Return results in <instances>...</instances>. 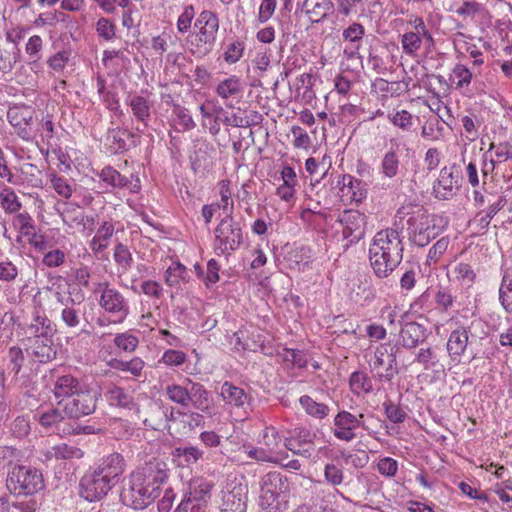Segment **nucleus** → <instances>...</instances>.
I'll return each mask as SVG.
<instances>
[{
    "instance_id": "f257e3e1",
    "label": "nucleus",
    "mask_w": 512,
    "mask_h": 512,
    "mask_svg": "<svg viewBox=\"0 0 512 512\" xmlns=\"http://www.w3.org/2000/svg\"><path fill=\"white\" fill-rule=\"evenodd\" d=\"M34 307L30 322L25 327V338L22 340L25 352L35 362L46 364L57 356L55 323L47 316L41 302L34 297Z\"/></svg>"
},
{
    "instance_id": "f03ea898",
    "label": "nucleus",
    "mask_w": 512,
    "mask_h": 512,
    "mask_svg": "<svg viewBox=\"0 0 512 512\" xmlns=\"http://www.w3.org/2000/svg\"><path fill=\"white\" fill-rule=\"evenodd\" d=\"M167 464L160 459H153L138 467L130 475L129 489L124 493V500L136 509L147 507L160 495V486L168 479Z\"/></svg>"
},
{
    "instance_id": "7ed1b4c3",
    "label": "nucleus",
    "mask_w": 512,
    "mask_h": 512,
    "mask_svg": "<svg viewBox=\"0 0 512 512\" xmlns=\"http://www.w3.org/2000/svg\"><path fill=\"white\" fill-rule=\"evenodd\" d=\"M402 257L403 245L398 230L388 228L374 235L369 246V260L378 278L388 277L400 264Z\"/></svg>"
},
{
    "instance_id": "20e7f679",
    "label": "nucleus",
    "mask_w": 512,
    "mask_h": 512,
    "mask_svg": "<svg viewBox=\"0 0 512 512\" xmlns=\"http://www.w3.org/2000/svg\"><path fill=\"white\" fill-rule=\"evenodd\" d=\"M219 18L211 10H203L196 17L193 31L186 38L188 52L195 58H204L214 49L219 32Z\"/></svg>"
},
{
    "instance_id": "39448f33",
    "label": "nucleus",
    "mask_w": 512,
    "mask_h": 512,
    "mask_svg": "<svg viewBox=\"0 0 512 512\" xmlns=\"http://www.w3.org/2000/svg\"><path fill=\"white\" fill-rule=\"evenodd\" d=\"M164 393L171 402L184 408L191 404L193 408L203 413H207L213 405V399L204 385L189 378H185L181 384L166 385Z\"/></svg>"
},
{
    "instance_id": "423d86ee",
    "label": "nucleus",
    "mask_w": 512,
    "mask_h": 512,
    "mask_svg": "<svg viewBox=\"0 0 512 512\" xmlns=\"http://www.w3.org/2000/svg\"><path fill=\"white\" fill-rule=\"evenodd\" d=\"M289 483L280 473L270 472L261 480L259 503L267 512H283L288 508Z\"/></svg>"
},
{
    "instance_id": "0eeeda50",
    "label": "nucleus",
    "mask_w": 512,
    "mask_h": 512,
    "mask_svg": "<svg viewBox=\"0 0 512 512\" xmlns=\"http://www.w3.org/2000/svg\"><path fill=\"white\" fill-rule=\"evenodd\" d=\"M6 486L13 494L32 495L44 487V481L41 472L36 468L16 465L8 472Z\"/></svg>"
},
{
    "instance_id": "6e6552de",
    "label": "nucleus",
    "mask_w": 512,
    "mask_h": 512,
    "mask_svg": "<svg viewBox=\"0 0 512 512\" xmlns=\"http://www.w3.org/2000/svg\"><path fill=\"white\" fill-rule=\"evenodd\" d=\"M214 251L217 255H230L243 242L240 224L231 215H226L214 230Z\"/></svg>"
},
{
    "instance_id": "1a4fd4ad",
    "label": "nucleus",
    "mask_w": 512,
    "mask_h": 512,
    "mask_svg": "<svg viewBox=\"0 0 512 512\" xmlns=\"http://www.w3.org/2000/svg\"><path fill=\"white\" fill-rule=\"evenodd\" d=\"M98 287L100 291L99 307L111 317L114 324L123 323L130 313L128 300L119 290L110 287L106 282L100 283Z\"/></svg>"
},
{
    "instance_id": "9d476101",
    "label": "nucleus",
    "mask_w": 512,
    "mask_h": 512,
    "mask_svg": "<svg viewBox=\"0 0 512 512\" xmlns=\"http://www.w3.org/2000/svg\"><path fill=\"white\" fill-rule=\"evenodd\" d=\"M441 219L426 212L416 214L408 219L410 240L419 247H424L440 232L438 222Z\"/></svg>"
},
{
    "instance_id": "9b49d317",
    "label": "nucleus",
    "mask_w": 512,
    "mask_h": 512,
    "mask_svg": "<svg viewBox=\"0 0 512 512\" xmlns=\"http://www.w3.org/2000/svg\"><path fill=\"white\" fill-rule=\"evenodd\" d=\"M397 348L391 343L380 344L370 360L371 370L380 381H390L396 373Z\"/></svg>"
},
{
    "instance_id": "f8f14e48",
    "label": "nucleus",
    "mask_w": 512,
    "mask_h": 512,
    "mask_svg": "<svg viewBox=\"0 0 512 512\" xmlns=\"http://www.w3.org/2000/svg\"><path fill=\"white\" fill-rule=\"evenodd\" d=\"M96 393L86 386L58 405L69 418H80L92 414L96 409Z\"/></svg>"
},
{
    "instance_id": "ddd939ff",
    "label": "nucleus",
    "mask_w": 512,
    "mask_h": 512,
    "mask_svg": "<svg viewBox=\"0 0 512 512\" xmlns=\"http://www.w3.org/2000/svg\"><path fill=\"white\" fill-rule=\"evenodd\" d=\"M337 221L342 227V236L350 243H357L364 238L367 226V216L353 209L344 210Z\"/></svg>"
},
{
    "instance_id": "4468645a",
    "label": "nucleus",
    "mask_w": 512,
    "mask_h": 512,
    "mask_svg": "<svg viewBox=\"0 0 512 512\" xmlns=\"http://www.w3.org/2000/svg\"><path fill=\"white\" fill-rule=\"evenodd\" d=\"M363 418V414L356 416L346 410L338 412L333 420L334 437L341 441L350 442L357 437L356 430L358 428L368 431Z\"/></svg>"
},
{
    "instance_id": "2eb2a0df",
    "label": "nucleus",
    "mask_w": 512,
    "mask_h": 512,
    "mask_svg": "<svg viewBox=\"0 0 512 512\" xmlns=\"http://www.w3.org/2000/svg\"><path fill=\"white\" fill-rule=\"evenodd\" d=\"M126 466V460L123 455L113 452L103 456L90 468L115 487L125 472Z\"/></svg>"
},
{
    "instance_id": "dca6fc26",
    "label": "nucleus",
    "mask_w": 512,
    "mask_h": 512,
    "mask_svg": "<svg viewBox=\"0 0 512 512\" xmlns=\"http://www.w3.org/2000/svg\"><path fill=\"white\" fill-rule=\"evenodd\" d=\"M63 223L71 229L77 228L84 236H90L95 230V218L86 215L78 207L63 203L57 208Z\"/></svg>"
},
{
    "instance_id": "f3484780",
    "label": "nucleus",
    "mask_w": 512,
    "mask_h": 512,
    "mask_svg": "<svg viewBox=\"0 0 512 512\" xmlns=\"http://www.w3.org/2000/svg\"><path fill=\"white\" fill-rule=\"evenodd\" d=\"M112 488L113 486L110 483L91 468L80 480V496L89 502L103 499Z\"/></svg>"
},
{
    "instance_id": "a211bd4d",
    "label": "nucleus",
    "mask_w": 512,
    "mask_h": 512,
    "mask_svg": "<svg viewBox=\"0 0 512 512\" xmlns=\"http://www.w3.org/2000/svg\"><path fill=\"white\" fill-rule=\"evenodd\" d=\"M460 187L459 173L454 166H444L433 184V194L437 199L449 200Z\"/></svg>"
},
{
    "instance_id": "6ab92c4d",
    "label": "nucleus",
    "mask_w": 512,
    "mask_h": 512,
    "mask_svg": "<svg viewBox=\"0 0 512 512\" xmlns=\"http://www.w3.org/2000/svg\"><path fill=\"white\" fill-rule=\"evenodd\" d=\"M99 178L107 187L112 189L128 188L130 193H138L141 188L138 178L135 182H132L111 166H105L100 171Z\"/></svg>"
},
{
    "instance_id": "aec40b11",
    "label": "nucleus",
    "mask_w": 512,
    "mask_h": 512,
    "mask_svg": "<svg viewBox=\"0 0 512 512\" xmlns=\"http://www.w3.org/2000/svg\"><path fill=\"white\" fill-rule=\"evenodd\" d=\"M243 90L242 80L236 75H230L221 80L215 87L216 95L224 101L227 107H233L232 101L234 99H240Z\"/></svg>"
},
{
    "instance_id": "412c9836",
    "label": "nucleus",
    "mask_w": 512,
    "mask_h": 512,
    "mask_svg": "<svg viewBox=\"0 0 512 512\" xmlns=\"http://www.w3.org/2000/svg\"><path fill=\"white\" fill-rule=\"evenodd\" d=\"M469 328L459 327L453 330L447 340L446 349L450 359L459 363L469 343Z\"/></svg>"
},
{
    "instance_id": "4be33fe9",
    "label": "nucleus",
    "mask_w": 512,
    "mask_h": 512,
    "mask_svg": "<svg viewBox=\"0 0 512 512\" xmlns=\"http://www.w3.org/2000/svg\"><path fill=\"white\" fill-rule=\"evenodd\" d=\"M280 178L282 184L277 187L276 195L283 202L293 203L299 185L295 170L289 165H284L280 171Z\"/></svg>"
},
{
    "instance_id": "5701e85b",
    "label": "nucleus",
    "mask_w": 512,
    "mask_h": 512,
    "mask_svg": "<svg viewBox=\"0 0 512 512\" xmlns=\"http://www.w3.org/2000/svg\"><path fill=\"white\" fill-rule=\"evenodd\" d=\"M24 238L28 244L36 251L44 253L48 248L60 245L66 237L59 230H51L49 234H43L36 231V228L28 233Z\"/></svg>"
},
{
    "instance_id": "b1692460",
    "label": "nucleus",
    "mask_w": 512,
    "mask_h": 512,
    "mask_svg": "<svg viewBox=\"0 0 512 512\" xmlns=\"http://www.w3.org/2000/svg\"><path fill=\"white\" fill-rule=\"evenodd\" d=\"M54 123L49 115L43 117L37 127V141L42 154L57 153V145L54 139Z\"/></svg>"
},
{
    "instance_id": "393cba45",
    "label": "nucleus",
    "mask_w": 512,
    "mask_h": 512,
    "mask_svg": "<svg viewBox=\"0 0 512 512\" xmlns=\"http://www.w3.org/2000/svg\"><path fill=\"white\" fill-rule=\"evenodd\" d=\"M86 386L85 383L80 382L73 375H62L54 383L53 394L58 402H63L66 398L73 396Z\"/></svg>"
},
{
    "instance_id": "a878e982",
    "label": "nucleus",
    "mask_w": 512,
    "mask_h": 512,
    "mask_svg": "<svg viewBox=\"0 0 512 512\" xmlns=\"http://www.w3.org/2000/svg\"><path fill=\"white\" fill-rule=\"evenodd\" d=\"M263 446L273 458H277V463L288 458L287 453L282 449L283 438L274 426H268L263 431Z\"/></svg>"
},
{
    "instance_id": "bb28decb",
    "label": "nucleus",
    "mask_w": 512,
    "mask_h": 512,
    "mask_svg": "<svg viewBox=\"0 0 512 512\" xmlns=\"http://www.w3.org/2000/svg\"><path fill=\"white\" fill-rule=\"evenodd\" d=\"M212 484L203 478L192 479L187 486L186 491L182 499H189L192 504H201V507L205 508L207 500L211 491Z\"/></svg>"
},
{
    "instance_id": "cd10ccee",
    "label": "nucleus",
    "mask_w": 512,
    "mask_h": 512,
    "mask_svg": "<svg viewBox=\"0 0 512 512\" xmlns=\"http://www.w3.org/2000/svg\"><path fill=\"white\" fill-rule=\"evenodd\" d=\"M190 273L187 267L179 260L174 259L164 273L165 283L169 287L179 288L190 281Z\"/></svg>"
},
{
    "instance_id": "c85d7f7f",
    "label": "nucleus",
    "mask_w": 512,
    "mask_h": 512,
    "mask_svg": "<svg viewBox=\"0 0 512 512\" xmlns=\"http://www.w3.org/2000/svg\"><path fill=\"white\" fill-rule=\"evenodd\" d=\"M220 396L222 400L231 408H243L248 403V395L244 389L233 385L226 381L222 384L220 389Z\"/></svg>"
},
{
    "instance_id": "c756f323",
    "label": "nucleus",
    "mask_w": 512,
    "mask_h": 512,
    "mask_svg": "<svg viewBox=\"0 0 512 512\" xmlns=\"http://www.w3.org/2000/svg\"><path fill=\"white\" fill-rule=\"evenodd\" d=\"M114 230L113 223L109 221H104L99 226L96 234L89 242V247L96 257L109 246Z\"/></svg>"
},
{
    "instance_id": "7c9ffc66",
    "label": "nucleus",
    "mask_w": 512,
    "mask_h": 512,
    "mask_svg": "<svg viewBox=\"0 0 512 512\" xmlns=\"http://www.w3.org/2000/svg\"><path fill=\"white\" fill-rule=\"evenodd\" d=\"M43 455L45 460H69L82 458L84 452L76 446L62 443L46 449Z\"/></svg>"
},
{
    "instance_id": "2f4dec72",
    "label": "nucleus",
    "mask_w": 512,
    "mask_h": 512,
    "mask_svg": "<svg viewBox=\"0 0 512 512\" xmlns=\"http://www.w3.org/2000/svg\"><path fill=\"white\" fill-rule=\"evenodd\" d=\"M476 279V271L469 263L459 262L451 270V280L463 288L472 287Z\"/></svg>"
},
{
    "instance_id": "473e14b6",
    "label": "nucleus",
    "mask_w": 512,
    "mask_h": 512,
    "mask_svg": "<svg viewBox=\"0 0 512 512\" xmlns=\"http://www.w3.org/2000/svg\"><path fill=\"white\" fill-rule=\"evenodd\" d=\"M8 44L0 48V72L10 73L20 58V49L16 43L7 38Z\"/></svg>"
},
{
    "instance_id": "72a5a7b5",
    "label": "nucleus",
    "mask_w": 512,
    "mask_h": 512,
    "mask_svg": "<svg viewBox=\"0 0 512 512\" xmlns=\"http://www.w3.org/2000/svg\"><path fill=\"white\" fill-rule=\"evenodd\" d=\"M400 337L404 348H415L424 337V328L416 322H408L402 327Z\"/></svg>"
},
{
    "instance_id": "f704fd0d",
    "label": "nucleus",
    "mask_w": 512,
    "mask_h": 512,
    "mask_svg": "<svg viewBox=\"0 0 512 512\" xmlns=\"http://www.w3.org/2000/svg\"><path fill=\"white\" fill-rule=\"evenodd\" d=\"M128 105L133 116L146 127L151 117V105L147 98L135 95L129 98Z\"/></svg>"
},
{
    "instance_id": "c9c22d12",
    "label": "nucleus",
    "mask_w": 512,
    "mask_h": 512,
    "mask_svg": "<svg viewBox=\"0 0 512 512\" xmlns=\"http://www.w3.org/2000/svg\"><path fill=\"white\" fill-rule=\"evenodd\" d=\"M349 386L352 393L356 396L369 394L373 391L372 380L363 371H355L350 375Z\"/></svg>"
},
{
    "instance_id": "e433bc0d",
    "label": "nucleus",
    "mask_w": 512,
    "mask_h": 512,
    "mask_svg": "<svg viewBox=\"0 0 512 512\" xmlns=\"http://www.w3.org/2000/svg\"><path fill=\"white\" fill-rule=\"evenodd\" d=\"M179 38L172 29H164L161 34L151 40V48L158 54L167 52L178 44Z\"/></svg>"
},
{
    "instance_id": "4c0bfd02",
    "label": "nucleus",
    "mask_w": 512,
    "mask_h": 512,
    "mask_svg": "<svg viewBox=\"0 0 512 512\" xmlns=\"http://www.w3.org/2000/svg\"><path fill=\"white\" fill-rule=\"evenodd\" d=\"M109 366L117 371L128 372L134 377H140L145 367V362L140 357H133L128 361L113 359Z\"/></svg>"
},
{
    "instance_id": "58836bf2",
    "label": "nucleus",
    "mask_w": 512,
    "mask_h": 512,
    "mask_svg": "<svg viewBox=\"0 0 512 512\" xmlns=\"http://www.w3.org/2000/svg\"><path fill=\"white\" fill-rule=\"evenodd\" d=\"M312 261L311 250L308 247L302 246L289 253L288 262L292 269L299 272H304Z\"/></svg>"
},
{
    "instance_id": "ea45409f",
    "label": "nucleus",
    "mask_w": 512,
    "mask_h": 512,
    "mask_svg": "<svg viewBox=\"0 0 512 512\" xmlns=\"http://www.w3.org/2000/svg\"><path fill=\"white\" fill-rule=\"evenodd\" d=\"M400 167L399 154L396 149L390 148L381 160V174L389 179L397 176Z\"/></svg>"
},
{
    "instance_id": "a19ab883",
    "label": "nucleus",
    "mask_w": 512,
    "mask_h": 512,
    "mask_svg": "<svg viewBox=\"0 0 512 512\" xmlns=\"http://www.w3.org/2000/svg\"><path fill=\"white\" fill-rule=\"evenodd\" d=\"M341 183L343 195L348 196L351 201L360 202L365 198L366 192L361 188V181L351 175H344Z\"/></svg>"
},
{
    "instance_id": "79ce46f5",
    "label": "nucleus",
    "mask_w": 512,
    "mask_h": 512,
    "mask_svg": "<svg viewBox=\"0 0 512 512\" xmlns=\"http://www.w3.org/2000/svg\"><path fill=\"white\" fill-rule=\"evenodd\" d=\"M444 135V126L438 117L428 118L421 129V136L431 142L440 140Z\"/></svg>"
},
{
    "instance_id": "37998d69",
    "label": "nucleus",
    "mask_w": 512,
    "mask_h": 512,
    "mask_svg": "<svg viewBox=\"0 0 512 512\" xmlns=\"http://www.w3.org/2000/svg\"><path fill=\"white\" fill-rule=\"evenodd\" d=\"M219 202L215 203L219 209H222L226 215L233 213L234 202L232 200L231 181L228 179L221 180L218 183Z\"/></svg>"
},
{
    "instance_id": "c03bdc74",
    "label": "nucleus",
    "mask_w": 512,
    "mask_h": 512,
    "mask_svg": "<svg viewBox=\"0 0 512 512\" xmlns=\"http://www.w3.org/2000/svg\"><path fill=\"white\" fill-rule=\"evenodd\" d=\"M424 39L412 31L405 32L400 39L402 51L411 58L418 56Z\"/></svg>"
},
{
    "instance_id": "a18cd8bd",
    "label": "nucleus",
    "mask_w": 512,
    "mask_h": 512,
    "mask_svg": "<svg viewBox=\"0 0 512 512\" xmlns=\"http://www.w3.org/2000/svg\"><path fill=\"white\" fill-rule=\"evenodd\" d=\"M473 78V72L464 64L458 63L451 73V81L456 89H468Z\"/></svg>"
},
{
    "instance_id": "49530a36",
    "label": "nucleus",
    "mask_w": 512,
    "mask_h": 512,
    "mask_svg": "<svg viewBox=\"0 0 512 512\" xmlns=\"http://www.w3.org/2000/svg\"><path fill=\"white\" fill-rule=\"evenodd\" d=\"M499 301L507 313L512 314V271L504 273L499 288Z\"/></svg>"
},
{
    "instance_id": "de8ad7c7",
    "label": "nucleus",
    "mask_w": 512,
    "mask_h": 512,
    "mask_svg": "<svg viewBox=\"0 0 512 512\" xmlns=\"http://www.w3.org/2000/svg\"><path fill=\"white\" fill-rule=\"evenodd\" d=\"M299 402L305 412L317 419H323L329 414V407L324 403H318L308 395L300 397Z\"/></svg>"
},
{
    "instance_id": "09e8293b",
    "label": "nucleus",
    "mask_w": 512,
    "mask_h": 512,
    "mask_svg": "<svg viewBox=\"0 0 512 512\" xmlns=\"http://www.w3.org/2000/svg\"><path fill=\"white\" fill-rule=\"evenodd\" d=\"M364 35V26L358 22H352L343 29L342 41L352 46H361Z\"/></svg>"
},
{
    "instance_id": "8fccbe9b",
    "label": "nucleus",
    "mask_w": 512,
    "mask_h": 512,
    "mask_svg": "<svg viewBox=\"0 0 512 512\" xmlns=\"http://www.w3.org/2000/svg\"><path fill=\"white\" fill-rule=\"evenodd\" d=\"M102 63L106 68L112 69L114 72L122 69L129 59L121 50H104Z\"/></svg>"
},
{
    "instance_id": "3c124183",
    "label": "nucleus",
    "mask_w": 512,
    "mask_h": 512,
    "mask_svg": "<svg viewBox=\"0 0 512 512\" xmlns=\"http://www.w3.org/2000/svg\"><path fill=\"white\" fill-rule=\"evenodd\" d=\"M20 270L8 257L0 255V282L14 283L18 278Z\"/></svg>"
},
{
    "instance_id": "603ef678",
    "label": "nucleus",
    "mask_w": 512,
    "mask_h": 512,
    "mask_svg": "<svg viewBox=\"0 0 512 512\" xmlns=\"http://www.w3.org/2000/svg\"><path fill=\"white\" fill-rule=\"evenodd\" d=\"M9 123L15 128L29 125L32 121V112L28 108L12 107L7 112Z\"/></svg>"
},
{
    "instance_id": "864d4df0",
    "label": "nucleus",
    "mask_w": 512,
    "mask_h": 512,
    "mask_svg": "<svg viewBox=\"0 0 512 512\" xmlns=\"http://www.w3.org/2000/svg\"><path fill=\"white\" fill-rule=\"evenodd\" d=\"M310 4H312V0L305 1L306 13L309 15L310 20L314 23H318L324 19L332 8V3L328 0L316 2L312 8H309Z\"/></svg>"
},
{
    "instance_id": "5fc2aeb1",
    "label": "nucleus",
    "mask_w": 512,
    "mask_h": 512,
    "mask_svg": "<svg viewBox=\"0 0 512 512\" xmlns=\"http://www.w3.org/2000/svg\"><path fill=\"white\" fill-rule=\"evenodd\" d=\"M179 464L190 465L196 463L203 456V451L194 446L178 447L174 453Z\"/></svg>"
},
{
    "instance_id": "6e6d98bb",
    "label": "nucleus",
    "mask_w": 512,
    "mask_h": 512,
    "mask_svg": "<svg viewBox=\"0 0 512 512\" xmlns=\"http://www.w3.org/2000/svg\"><path fill=\"white\" fill-rule=\"evenodd\" d=\"M485 153L486 157H494V161L498 164L504 163L512 158V145L509 143H492Z\"/></svg>"
},
{
    "instance_id": "4d7b16f0",
    "label": "nucleus",
    "mask_w": 512,
    "mask_h": 512,
    "mask_svg": "<svg viewBox=\"0 0 512 512\" xmlns=\"http://www.w3.org/2000/svg\"><path fill=\"white\" fill-rule=\"evenodd\" d=\"M172 116L175 123L185 131L195 127V122L188 109L179 104L173 105Z\"/></svg>"
},
{
    "instance_id": "13d9d810",
    "label": "nucleus",
    "mask_w": 512,
    "mask_h": 512,
    "mask_svg": "<svg viewBox=\"0 0 512 512\" xmlns=\"http://www.w3.org/2000/svg\"><path fill=\"white\" fill-rule=\"evenodd\" d=\"M106 397L111 405L124 408L129 407L133 400L128 392L116 386L107 391Z\"/></svg>"
},
{
    "instance_id": "bf43d9fd",
    "label": "nucleus",
    "mask_w": 512,
    "mask_h": 512,
    "mask_svg": "<svg viewBox=\"0 0 512 512\" xmlns=\"http://www.w3.org/2000/svg\"><path fill=\"white\" fill-rule=\"evenodd\" d=\"M415 362L422 365L426 371L433 370L436 366L440 365L438 355L430 347L421 348L416 355Z\"/></svg>"
},
{
    "instance_id": "052dcab7",
    "label": "nucleus",
    "mask_w": 512,
    "mask_h": 512,
    "mask_svg": "<svg viewBox=\"0 0 512 512\" xmlns=\"http://www.w3.org/2000/svg\"><path fill=\"white\" fill-rule=\"evenodd\" d=\"M196 11L193 5H185L176 21L178 33L186 34L190 31L192 22L195 18Z\"/></svg>"
},
{
    "instance_id": "680f3d73",
    "label": "nucleus",
    "mask_w": 512,
    "mask_h": 512,
    "mask_svg": "<svg viewBox=\"0 0 512 512\" xmlns=\"http://www.w3.org/2000/svg\"><path fill=\"white\" fill-rule=\"evenodd\" d=\"M125 134V131L119 129H113L108 132L106 145L111 153L116 154L126 149Z\"/></svg>"
},
{
    "instance_id": "e2e57ef3",
    "label": "nucleus",
    "mask_w": 512,
    "mask_h": 512,
    "mask_svg": "<svg viewBox=\"0 0 512 512\" xmlns=\"http://www.w3.org/2000/svg\"><path fill=\"white\" fill-rule=\"evenodd\" d=\"M0 203L1 207L9 213L17 212L21 208L16 193L10 187H5L0 192Z\"/></svg>"
},
{
    "instance_id": "0e129e2a",
    "label": "nucleus",
    "mask_w": 512,
    "mask_h": 512,
    "mask_svg": "<svg viewBox=\"0 0 512 512\" xmlns=\"http://www.w3.org/2000/svg\"><path fill=\"white\" fill-rule=\"evenodd\" d=\"M244 50V42L240 40H234L227 45L223 53V60L227 64H235L243 57Z\"/></svg>"
},
{
    "instance_id": "69168bd1",
    "label": "nucleus",
    "mask_w": 512,
    "mask_h": 512,
    "mask_svg": "<svg viewBox=\"0 0 512 512\" xmlns=\"http://www.w3.org/2000/svg\"><path fill=\"white\" fill-rule=\"evenodd\" d=\"M279 356L284 362L291 363L293 366L298 368H305L308 365V360L305 353L301 350H295L290 348H284Z\"/></svg>"
},
{
    "instance_id": "338daca9",
    "label": "nucleus",
    "mask_w": 512,
    "mask_h": 512,
    "mask_svg": "<svg viewBox=\"0 0 512 512\" xmlns=\"http://www.w3.org/2000/svg\"><path fill=\"white\" fill-rule=\"evenodd\" d=\"M114 344L117 348L125 352H134L139 344L137 336L131 332L119 333L114 338Z\"/></svg>"
},
{
    "instance_id": "774afa93",
    "label": "nucleus",
    "mask_w": 512,
    "mask_h": 512,
    "mask_svg": "<svg viewBox=\"0 0 512 512\" xmlns=\"http://www.w3.org/2000/svg\"><path fill=\"white\" fill-rule=\"evenodd\" d=\"M390 122L403 131H410L413 126V116L407 110H400L388 114Z\"/></svg>"
}]
</instances>
